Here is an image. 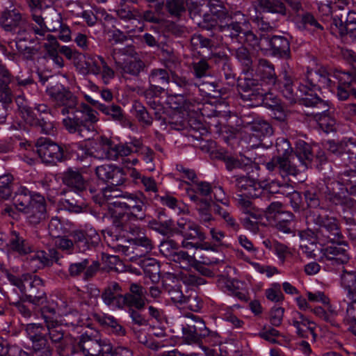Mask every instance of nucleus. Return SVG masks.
Wrapping results in <instances>:
<instances>
[{"label": "nucleus", "mask_w": 356, "mask_h": 356, "mask_svg": "<svg viewBox=\"0 0 356 356\" xmlns=\"http://www.w3.org/2000/svg\"><path fill=\"white\" fill-rule=\"evenodd\" d=\"M36 84L31 77L22 79L13 76L6 66L0 61V98L6 103H10L16 98L17 104H22L24 92L33 89Z\"/></svg>", "instance_id": "nucleus-1"}, {"label": "nucleus", "mask_w": 356, "mask_h": 356, "mask_svg": "<svg viewBox=\"0 0 356 356\" xmlns=\"http://www.w3.org/2000/svg\"><path fill=\"white\" fill-rule=\"evenodd\" d=\"M98 113L86 104L76 106L71 115L63 120L64 127L70 134H76L81 138H90L95 128L93 124L98 121Z\"/></svg>", "instance_id": "nucleus-2"}, {"label": "nucleus", "mask_w": 356, "mask_h": 356, "mask_svg": "<svg viewBox=\"0 0 356 356\" xmlns=\"http://www.w3.org/2000/svg\"><path fill=\"white\" fill-rule=\"evenodd\" d=\"M147 198L142 192H124L122 199L116 200L113 204V218L144 220L145 217Z\"/></svg>", "instance_id": "nucleus-3"}, {"label": "nucleus", "mask_w": 356, "mask_h": 356, "mask_svg": "<svg viewBox=\"0 0 356 356\" xmlns=\"http://www.w3.org/2000/svg\"><path fill=\"white\" fill-rule=\"evenodd\" d=\"M100 238L95 230L90 229L85 232L76 230L70 236L63 235L55 241L56 247L67 254L76 252H85L95 247L99 242Z\"/></svg>", "instance_id": "nucleus-4"}, {"label": "nucleus", "mask_w": 356, "mask_h": 356, "mask_svg": "<svg viewBox=\"0 0 356 356\" xmlns=\"http://www.w3.org/2000/svg\"><path fill=\"white\" fill-rule=\"evenodd\" d=\"M111 56L116 70L122 74L138 76L145 67V63L140 59L131 46L113 49Z\"/></svg>", "instance_id": "nucleus-5"}, {"label": "nucleus", "mask_w": 356, "mask_h": 356, "mask_svg": "<svg viewBox=\"0 0 356 356\" xmlns=\"http://www.w3.org/2000/svg\"><path fill=\"white\" fill-rule=\"evenodd\" d=\"M275 147L277 156L264 164L266 168L270 172L280 174L282 177L296 176V168L291 165L293 151L290 143L284 138H279L276 140Z\"/></svg>", "instance_id": "nucleus-6"}, {"label": "nucleus", "mask_w": 356, "mask_h": 356, "mask_svg": "<svg viewBox=\"0 0 356 356\" xmlns=\"http://www.w3.org/2000/svg\"><path fill=\"white\" fill-rule=\"evenodd\" d=\"M174 233L179 234L184 238L181 242V247L184 248L211 249V245L209 243L202 244L190 241V240H198L200 242H202L207 238V236L202 228L189 218H180L177 220V227L174 229Z\"/></svg>", "instance_id": "nucleus-7"}, {"label": "nucleus", "mask_w": 356, "mask_h": 356, "mask_svg": "<svg viewBox=\"0 0 356 356\" xmlns=\"http://www.w3.org/2000/svg\"><path fill=\"white\" fill-rule=\"evenodd\" d=\"M355 76L350 72L330 70L327 77V88L330 91L337 88V97L341 101L347 100L350 96L356 99V83Z\"/></svg>", "instance_id": "nucleus-8"}, {"label": "nucleus", "mask_w": 356, "mask_h": 356, "mask_svg": "<svg viewBox=\"0 0 356 356\" xmlns=\"http://www.w3.org/2000/svg\"><path fill=\"white\" fill-rule=\"evenodd\" d=\"M313 220L318 226L314 234L320 243H339L343 239L336 218L319 214Z\"/></svg>", "instance_id": "nucleus-9"}, {"label": "nucleus", "mask_w": 356, "mask_h": 356, "mask_svg": "<svg viewBox=\"0 0 356 356\" xmlns=\"http://www.w3.org/2000/svg\"><path fill=\"white\" fill-rule=\"evenodd\" d=\"M99 145V149L94 151L87 150L86 154L98 159L117 161L130 155L133 152L127 143L114 144L112 140L105 136L100 137Z\"/></svg>", "instance_id": "nucleus-10"}, {"label": "nucleus", "mask_w": 356, "mask_h": 356, "mask_svg": "<svg viewBox=\"0 0 356 356\" xmlns=\"http://www.w3.org/2000/svg\"><path fill=\"white\" fill-rule=\"evenodd\" d=\"M302 102L306 106L314 107L318 109L313 111L311 115L317 122L319 128L324 132L329 133L335 130V120L327 113L329 106L326 102L321 99L317 95H310V97L302 98Z\"/></svg>", "instance_id": "nucleus-11"}, {"label": "nucleus", "mask_w": 356, "mask_h": 356, "mask_svg": "<svg viewBox=\"0 0 356 356\" xmlns=\"http://www.w3.org/2000/svg\"><path fill=\"white\" fill-rule=\"evenodd\" d=\"M47 94L56 108H61L63 115H71L78 105L77 97L61 84H56L47 88Z\"/></svg>", "instance_id": "nucleus-12"}, {"label": "nucleus", "mask_w": 356, "mask_h": 356, "mask_svg": "<svg viewBox=\"0 0 356 356\" xmlns=\"http://www.w3.org/2000/svg\"><path fill=\"white\" fill-rule=\"evenodd\" d=\"M23 327L28 338L31 341L33 352L38 356H50L52 348L45 334V325L32 323L23 325Z\"/></svg>", "instance_id": "nucleus-13"}, {"label": "nucleus", "mask_w": 356, "mask_h": 356, "mask_svg": "<svg viewBox=\"0 0 356 356\" xmlns=\"http://www.w3.org/2000/svg\"><path fill=\"white\" fill-rule=\"evenodd\" d=\"M22 105V113L26 115V120L34 126L41 128L43 133L46 134H53L55 129L54 123L51 121V111L49 106L45 104H36L34 109L38 112V117L34 113L31 107Z\"/></svg>", "instance_id": "nucleus-14"}, {"label": "nucleus", "mask_w": 356, "mask_h": 356, "mask_svg": "<svg viewBox=\"0 0 356 356\" xmlns=\"http://www.w3.org/2000/svg\"><path fill=\"white\" fill-rule=\"evenodd\" d=\"M36 152L44 163L54 164L62 162L66 159L63 147L47 138L38 139Z\"/></svg>", "instance_id": "nucleus-15"}, {"label": "nucleus", "mask_w": 356, "mask_h": 356, "mask_svg": "<svg viewBox=\"0 0 356 356\" xmlns=\"http://www.w3.org/2000/svg\"><path fill=\"white\" fill-rule=\"evenodd\" d=\"M350 247L343 239L339 243H332V245L322 250V260L327 265H343L348 262Z\"/></svg>", "instance_id": "nucleus-16"}, {"label": "nucleus", "mask_w": 356, "mask_h": 356, "mask_svg": "<svg viewBox=\"0 0 356 356\" xmlns=\"http://www.w3.org/2000/svg\"><path fill=\"white\" fill-rule=\"evenodd\" d=\"M329 71L323 67H321L318 70L307 71L304 83H300L299 90L301 95H305V97H310L312 92L321 87L325 88L327 84V77Z\"/></svg>", "instance_id": "nucleus-17"}, {"label": "nucleus", "mask_w": 356, "mask_h": 356, "mask_svg": "<svg viewBox=\"0 0 356 356\" xmlns=\"http://www.w3.org/2000/svg\"><path fill=\"white\" fill-rule=\"evenodd\" d=\"M25 300L33 305H39L46 300L42 280L37 276L26 275L21 290Z\"/></svg>", "instance_id": "nucleus-18"}, {"label": "nucleus", "mask_w": 356, "mask_h": 356, "mask_svg": "<svg viewBox=\"0 0 356 356\" xmlns=\"http://www.w3.org/2000/svg\"><path fill=\"white\" fill-rule=\"evenodd\" d=\"M238 88L241 91L248 93L242 95V97L248 100H261L264 103L266 100L271 98V93H268L267 90L262 88L259 81L250 78L244 77L240 79L238 83Z\"/></svg>", "instance_id": "nucleus-19"}, {"label": "nucleus", "mask_w": 356, "mask_h": 356, "mask_svg": "<svg viewBox=\"0 0 356 356\" xmlns=\"http://www.w3.org/2000/svg\"><path fill=\"white\" fill-rule=\"evenodd\" d=\"M0 24L5 31L18 35L24 33L26 25L25 18L17 9L4 10L0 16Z\"/></svg>", "instance_id": "nucleus-20"}, {"label": "nucleus", "mask_w": 356, "mask_h": 356, "mask_svg": "<svg viewBox=\"0 0 356 356\" xmlns=\"http://www.w3.org/2000/svg\"><path fill=\"white\" fill-rule=\"evenodd\" d=\"M291 165L296 168V176L305 170L313 159L311 146L305 141H299L296 144L295 152L291 157Z\"/></svg>", "instance_id": "nucleus-21"}, {"label": "nucleus", "mask_w": 356, "mask_h": 356, "mask_svg": "<svg viewBox=\"0 0 356 356\" xmlns=\"http://www.w3.org/2000/svg\"><path fill=\"white\" fill-rule=\"evenodd\" d=\"M27 222L36 225L43 221L47 217L46 202L44 197L38 193H35L32 203L23 211Z\"/></svg>", "instance_id": "nucleus-22"}, {"label": "nucleus", "mask_w": 356, "mask_h": 356, "mask_svg": "<svg viewBox=\"0 0 356 356\" xmlns=\"http://www.w3.org/2000/svg\"><path fill=\"white\" fill-rule=\"evenodd\" d=\"M148 81L149 87L146 90V93L152 96H159L164 92L165 87L169 83V73L165 69H152L149 74Z\"/></svg>", "instance_id": "nucleus-23"}, {"label": "nucleus", "mask_w": 356, "mask_h": 356, "mask_svg": "<svg viewBox=\"0 0 356 356\" xmlns=\"http://www.w3.org/2000/svg\"><path fill=\"white\" fill-rule=\"evenodd\" d=\"M99 268V263L92 261L90 264L88 259H83L78 262L70 263L68 266V275L72 278H76L83 275V280H89L93 277Z\"/></svg>", "instance_id": "nucleus-24"}, {"label": "nucleus", "mask_w": 356, "mask_h": 356, "mask_svg": "<svg viewBox=\"0 0 356 356\" xmlns=\"http://www.w3.org/2000/svg\"><path fill=\"white\" fill-rule=\"evenodd\" d=\"M355 26L356 13L343 9L334 13L330 24V31L333 35H343L347 26Z\"/></svg>", "instance_id": "nucleus-25"}, {"label": "nucleus", "mask_w": 356, "mask_h": 356, "mask_svg": "<svg viewBox=\"0 0 356 356\" xmlns=\"http://www.w3.org/2000/svg\"><path fill=\"white\" fill-rule=\"evenodd\" d=\"M97 177L105 182H110L112 185L120 186L125 181L123 170L113 165H102L95 169Z\"/></svg>", "instance_id": "nucleus-26"}, {"label": "nucleus", "mask_w": 356, "mask_h": 356, "mask_svg": "<svg viewBox=\"0 0 356 356\" xmlns=\"http://www.w3.org/2000/svg\"><path fill=\"white\" fill-rule=\"evenodd\" d=\"M146 291L140 284L132 283L129 286V291L123 295V307L127 306L130 309H142L145 305Z\"/></svg>", "instance_id": "nucleus-27"}, {"label": "nucleus", "mask_w": 356, "mask_h": 356, "mask_svg": "<svg viewBox=\"0 0 356 356\" xmlns=\"http://www.w3.org/2000/svg\"><path fill=\"white\" fill-rule=\"evenodd\" d=\"M234 178L238 193L245 194L249 197H259L262 195V191L259 186L260 181H257L247 175H237Z\"/></svg>", "instance_id": "nucleus-28"}, {"label": "nucleus", "mask_w": 356, "mask_h": 356, "mask_svg": "<svg viewBox=\"0 0 356 356\" xmlns=\"http://www.w3.org/2000/svg\"><path fill=\"white\" fill-rule=\"evenodd\" d=\"M104 302L113 308H123L122 290L117 282L110 283L104 290L102 294Z\"/></svg>", "instance_id": "nucleus-29"}, {"label": "nucleus", "mask_w": 356, "mask_h": 356, "mask_svg": "<svg viewBox=\"0 0 356 356\" xmlns=\"http://www.w3.org/2000/svg\"><path fill=\"white\" fill-rule=\"evenodd\" d=\"M208 6L211 12V16L206 15L204 19L209 22L211 28L216 26L218 21L221 24L226 21V19H227V22L231 19L227 9L220 0H210L208 3Z\"/></svg>", "instance_id": "nucleus-30"}, {"label": "nucleus", "mask_w": 356, "mask_h": 356, "mask_svg": "<svg viewBox=\"0 0 356 356\" xmlns=\"http://www.w3.org/2000/svg\"><path fill=\"white\" fill-rule=\"evenodd\" d=\"M323 193L327 200L334 204L343 203L347 192L346 187L339 181V172L337 176V180L328 183Z\"/></svg>", "instance_id": "nucleus-31"}, {"label": "nucleus", "mask_w": 356, "mask_h": 356, "mask_svg": "<svg viewBox=\"0 0 356 356\" xmlns=\"http://www.w3.org/2000/svg\"><path fill=\"white\" fill-rule=\"evenodd\" d=\"M59 204L63 209L70 213H81L87 210V204L81 193H70L66 198L59 201Z\"/></svg>", "instance_id": "nucleus-32"}, {"label": "nucleus", "mask_w": 356, "mask_h": 356, "mask_svg": "<svg viewBox=\"0 0 356 356\" xmlns=\"http://www.w3.org/2000/svg\"><path fill=\"white\" fill-rule=\"evenodd\" d=\"M104 344L107 343L104 341H99L87 335H81L78 341L79 350H81L85 356H99Z\"/></svg>", "instance_id": "nucleus-33"}, {"label": "nucleus", "mask_w": 356, "mask_h": 356, "mask_svg": "<svg viewBox=\"0 0 356 356\" xmlns=\"http://www.w3.org/2000/svg\"><path fill=\"white\" fill-rule=\"evenodd\" d=\"M63 182L70 188L74 193H81L87 188V183L82 175L79 171L72 169H68L63 173Z\"/></svg>", "instance_id": "nucleus-34"}, {"label": "nucleus", "mask_w": 356, "mask_h": 356, "mask_svg": "<svg viewBox=\"0 0 356 356\" xmlns=\"http://www.w3.org/2000/svg\"><path fill=\"white\" fill-rule=\"evenodd\" d=\"M45 334L48 341L50 340L52 343L56 344L60 342L67 334L63 329V323L54 319L51 316H44Z\"/></svg>", "instance_id": "nucleus-35"}, {"label": "nucleus", "mask_w": 356, "mask_h": 356, "mask_svg": "<svg viewBox=\"0 0 356 356\" xmlns=\"http://www.w3.org/2000/svg\"><path fill=\"white\" fill-rule=\"evenodd\" d=\"M278 87L283 95L291 103L296 102L303 95L300 94L299 87L296 91L294 90L292 74L286 71L283 72V77L279 81Z\"/></svg>", "instance_id": "nucleus-36"}, {"label": "nucleus", "mask_w": 356, "mask_h": 356, "mask_svg": "<svg viewBox=\"0 0 356 356\" xmlns=\"http://www.w3.org/2000/svg\"><path fill=\"white\" fill-rule=\"evenodd\" d=\"M60 258L59 252L55 249L49 250V255L44 251H38L29 257L31 267L34 269L41 268L53 264V259L56 261Z\"/></svg>", "instance_id": "nucleus-37"}, {"label": "nucleus", "mask_w": 356, "mask_h": 356, "mask_svg": "<svg viewBox=\"0 0 356 356\" xmlns=\"http://www.w3.org/2000/svg\"><path fill=\"white\" fill-rule=\"evenodd\" d=\"M266 40L275 56L288 58L290 56V44L286 38L282 35L268 36Z\"/></svg>", "instance_id": "nucleus-38"}, {"label": "nucleus", "mask_w": 356, "mask_h": 356, "mask_svg": "<svg viewBox=\"0 0 356 356\" xmlns=\"http://www.w3.org/2000/svg\"><path fill=\"white\" fill-rule=\"evenodd\" d=\"M228 50L234 55L243 66V71L245 74V77H250L248 73L253 71L252 59L248 49L244 46L234 47L230 45Z\"/></svg>", "instance_id": "nucleus-39"}, {"label": "nucleus", "mask_w": 356, "mask_h": 356, "mask_svg": "<svg viewBox=\"0 0 356 356\" xmlns=\"http://www.w3.org/2000/svg\"><path fill=\"white\" fill-rule=\"evenodd\" d=\"M296 27L301 31L306 30H323L322 26L317 22L314 15L309 12H305L301 15H296L292 21Z\"/></svg>", "instance_id": "nucleus-40"}, {"label": "nucleus", "mask_w": 356, "mask_h": 356, "mask_svg": "<svg viewBox=\"0 0 356 356\" xmlns=\"http://www.w3.org/2000/svg\"><path fill=\"white\" fill-rule=\"evenodd\" d=\"M219 27L226 42L230 40L232 42L241 43V37L244 30L241 26V22L231 21L230 23L226 22L225 24L221 23L219 24Z\"/></svg>", "instance_id": "nucleus-41"}, {"label": "nucleus", "mask_w": 356, "mask_h": 356, "mask_svg": "<svg viewBox=\"0 0 356 356\" xmlns=\"http://www.w3.org/2000/svg\"><path fill=\"white\" fill-rule=\"evenodd\" d=\"M6 245L19 254H27L31 252L29 243L16 231L10 232Z\"/></svg>", "instance_id": "nucleus-42"}, {"label": "nucleus", "mask_w": 356, "mask_h": 356, "mask_svg": "<svg viewBox=\"0 0 356 356\" xmlns=\"http://www.w3.org/2000/svg\"><path fill=\"white\" fill-rule=\"evenodd\" d=\"M186 316L195 322V324L197 326V330L200 331V333L204 334L206 342L210 343L211 346H216L220 343V336L216 332L210 331L200 317L193 314H188Z\"/></svg>", "instance_id": "nucleus-43"}, {"label": "nucleus", "mask_w": 356, "mask_h": 356, "mask_svg": "<svg viewBox=\"0 0 356 356\" xmlns=\"http://www.w3.org/2000/svg\"><path fill=\"white\" fill-rule=\"evenodd\" d=\"M33 198H35V194H31L26 187L20 186L15 192L13 198V204L19 211L22 213L32 203Z\"/></svg>", "instance_id": "nucleus-44"}, {"label": "nucleus", "mask_w": 356, "mask_h": 356, "mask_svg": "<svg viewBox=\"0 0 356 356\" xmlns=\"http://www.w3.org/2000/svg\"><path fill=\"white\" fill-rule=\"evenodd\" d=\"M339 181L346 187V191L356 202V170L353 168L339 172Z\"/></svg>", "instance_id": "nucleus-45"}, {"label": "nucleus", "mask_w": 356, "mask_h": 356, "mask_svg": "<svg viewBox=\"0 0 356 356\" xmlns=\"http://www.w3.org/2000/svg\"><path fill=\"white\" fill-rule=\"evenodd\" d=\"M256 73L263 81H266L268 84H275L276 76L275 69L268 60L260 59L257 67Z\"/></svg>", "instance_id": "nucleus-46"}, {"label": "nucleus", "mask_w": 356, "mask_h": 356, "mask_svg": "<svg viewBox=\"0 0 356 356\" xmlns=\"http://www.w3.org/2000/svg\"><path fill=\"white\" fill-rule=\"evenodd\" d=\"M55 345L59 356H70L79 351L78 341L70 334Z\"/></svg>", "instance_id": "nucleus-47"}, {"label": "nucleus", "mask_w": 356, "mask_h": 356, "mask_svg": "<svg viewBox=\"0 0 356 356\" xmlns=\"http://www.w3.org/2000/svg\"><path fill=\"white\" fill-rule=\"evenodd\" d=\"M341 283L347 292V297L349 299H354L356 296V270L348 271L343 268Z\"/></svg>", "instance_id": "nucleus-48"}, {"label": "nucleus", "mask_w": 356, "mask_h": 356, "mask_svg": "<svg viewBox=\"0 0 356 356\" xmlns=\"http://www.w3.org/2000/svg\"><path fill=\"white\" fill-rule=\"evenodd\" d=\"M184 337L188 343H198L204 339V334L200 333L195 322L189 319L186 325L182 328Z\"/></svg>", "instance_id": "nucleus-49"}, {"label": "nucleus", "mask_w": 356, "mask_h": 356, "mask_svg": "<svg viewBox=\"0 0 356 356\" xmlns=\"http://www.w3.org/2000/svg\"><path fill=\"white\" fill-rule=\"evenodd\" d=\"M213 209L214 213L224 220L227 227L232 229L233 231L238 230L239 225L232 215L229 207L224 208L219 204L213 203Z\"/></svg>", "instance_id": "nucleus-50"}, {"label": "nucleus", "mask_w": 356, "mask_h": 356, "mask_svg": "<svg viewBox=\"0 0 356 356\" xmlns=\"http://www.w3.org/2000/svg\"><path fill=\"white\" fill-rule=\"evenodd\" d=\"M95 319L100 324L110 327L111 331L117 336H124L126 334L125 329L112 316L95 314Z\"/></svg>", "instance_id": "nucleus-51"}, {"label": "nucleus", "mask_w": 356, "mask_h": 356, "mask_svg": "<svg viewBox=\"0 0 356 356\" xmlns=\"http://www.w3.org/2000/svg\"><path fill=\"white\" fill-rule=\"evenodd\" d=\"M246 125L245 128L256 134L257 136L271 135L273 134V128L270 124L262 119H254L252 122H244Z\"/></svg>", "instance_id": "nucleus-52"}, {"label": "nucleus", "mask_w": 356, "mask_h": 356, "mask_svg": "<svg viewBox=\"0 0 356 356\" xmlns=\"http://www.w3.org/2000/svg\"><path fill=\"white\" fill-rule=\"evenodd\" d=\"M38 10H32V19L35 23L29 24L30 31L36 36L37 39L44 38L47 33L46 22L41 15L38 13Z\"/></svg>", "instance_id": "nucleus-53"}, {"label": "nucleus", "mask_w": 356, "mask_h": 356, "mask_svg": "<svg viewBox=\"0 0 356 356\" xmlns=\"http://www.w3.org/2000/svg\"><path fill=\"white\" fill-rule=\"evenodd\" d=\"M129 242L131 245H134V248L136 250H139L140 248H142L140 252H136V257H140L145 256L153 248L152 240L144 234L138 236Z\"/></svg>", "instance_id": "nucleus-54"}, {"label": "nucleus", "mask_w": 356, "mask_h": 356, "mask_svg": "<svg viewBox=\"0 0 356 356\" xmlns=\"http://www.w3.org/2000/svg\"><path fill=\"white\" fill-rule=\"evenodd\" d=\"M211 204L210 202H204L197 207L198 219L201 225L210 228L214 223L215 218L211 213Z\"/></svg>", "instance_id": "nucleus-55"}, {"label": "nucleus", "mask_w": 356, "mask_h": 356, "mask_svg": "<svg viewBox=\"0 0 356 356\" xmlns=\"http://www.w3.org/2000/svg\"><path fill=\"white\" fill-rule=\"evenodd\" d=\"M264 10L281 15H286V8L281 0H258Z\"/></svg>", "instance_id": "nucleus-56"}, {"label": "nucleus", "mask_w": 356, "mask_h": 356, "mask_svg": "<svg viewBox=\"0 0 356 356\" xmlns=\"http://www.w3.org/2000/svg\"><path fill=\"white\" fill-rule=\"evenodd\" d=\"M138 220L124 219L122 220V218H113V225L120 229V230L131 234L133 236H140V229L139 227L133 224L132 222L138 221Z\"/></svg>", "instance_id": "nucleus-57"}, {"label": "nucleus", "mask_w": 356, "mask_h": 356, "mask_svg": "<svg viewBox=\"0 0 356 356\" xmlns=\"http://www.w3.org/2000/svg\"><path fill=\"white\" fill-rule=\"evenodd\" d=\"M111 241L109 238H107V242L108 243V245L114 249L116 252H122L125 255H129L131 253L134 254V257L136 256V252H140L142 248H140L139 250H136L134 248V245L127 246L119 243V241H123L122 238H119L117 236L110 235Z\"/></svg>", "instance_id": "nucleus-58"}, {"label": "nucleus", "mask_w": 356, "mask_h": 356, "mask_svg": "<svg viewBox=\"0 0 356 356\" xmlns=\"http://www.w3.org/2000/svg\"><path fill=\"white\" fill-rule=\"evenodd\" d=\"M350 300L352 302L348 305L344 321L349 326L348 330L356 337V296Z\"/></svg>", "instance_id": "nucleus-59"}, {"label": "nucleus", "mask_w": 356, "mask_h": 356, "mask_svg": "<svg viewBox=\"0 0 356 356\" xmlns=\"http://www.w3.org/2000/svg\"><path fill=\"white\" fill-rule=\"evenodd\" d=\"M172 260L179 264L183 268H188L198 265V261L194 256L190 255L187 252L180 250H178Z\"/></svg>", "instance_id": "nucleus-60"}, {"label": "nucleus", "mask_w": 356, "mask_h": 356, "mask_svg": "<svg viewBox=\"0 0 356 356\" xmlns=\"http://www.w3.org/2000/svg\"><path fill=\"white\" fill-rule=\"evenodd\" d=\"M179 248V245L176 241L172 239H168L161 243L159 250L166 258L172 259Z\"/></svg>", "instance_id": "nucleus-61"}, {"label": "nucleus", "mask_w": 356, "mask_h": 356, "mask_svg": "<svg viewBox=\"0 0 356 356\" xmlns=\"http://www.w3.org/2000/svg\"><path fill=\"white\" fill-rule=\"evenodd\" d=\"M342 160L344 165H347L348 164H351L355 167L356 144L351 140H347L346 145H345L344 152L342 154Z\"/></svg>", "instance_id": "nucleus-62"}, {"label": "nucleus", "mask_w": 356, "mask_h": 356, "mask_svg": "<svg viewBox=\"0 0 356 356\" xmlns=\"http://www.w3.org/2000/svg\"><path fill=\"white\" fill-rule=\"evenodd\" d=\"M294 216L291 212L286 211L283 213L281 216L280 215L279 218H276V228L284 232V233H291V223L293 220Z\"/></svg>", "instance_id": "nucleus-63"}, {"label": "nucleus", "mask_w": 356, "mask_h": 356, "mask_svg": "<svg viewBox=\"0 0 356 356\" xmlns=\"http://www.w3.org/2000/svg\"><path fill=\"white\" fill-rule=\"evenodd\" d=\"M48 229L49 234L56 239L63 235H65L67 232V229L57 217H54L51 219Z\"/></svg>", "instance_id": "nucleus-64"}]
</instances>
